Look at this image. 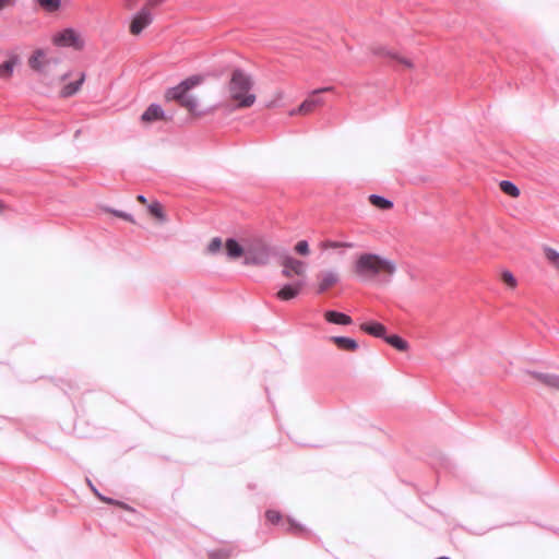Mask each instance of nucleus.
<instances>
[{
    "label": "nucleus",
    "instance_id": "dca6fc26",
    "mask_svg": "<svg viewBox=\"0 0 559 559\" xmlns=\"http://www.w3.org/2000/svg\"><path fill=\"white\" fill-rule=\"evenodd\" d=\"M530 373L543 384L559 390V374L543 373L536 371H532Z\"/></svg>",
    "mask_w": 559,
    "mask_h": 559
},
{
    "label": "nucleus",
    "instance_id": "37998d69",
    "mask_svg": "<svg viewBox=\"0 0 559 559\" xmlns=\"http://www.w3.org/2000/svg\"><path fill=\"white\" fill-rule=\"evenodd\" d=\"M3 209V203L0 201V212L2 211Z\"/></svg>",
    "mask_w": 559,
    "mask_h": 559
},
{
    "label": "nucleus",
    "instance_id": "473e14b6",
    "mask_svg": "<svg viewBox=\"0 0 559 559\" xmlns=\"http://www.w3.org/2000/svg\"><path fill=\"white\" fill-rule=\"evenodd\" d=\"M502 281L511 287L516 286V280H515L514 275L509 271H504L502 273Z\"/></svg>",
    "mask_w": 559,
    "mask_h": 559
},
{
    "label": "nucleus",
    "instance_id": "a211bd4d",
    "mask_svg": "<svg viewBox=\"0 0 559 559\" xmlns=\"http://www.w3.org/2000/svg\"><path fill=\"white\" fill-rule=\"evenodd\" d=\"M331 341L337 345L338 348L343 350L354 352L358 348V343L350 337L346 336H332Z\"/></svg>",
    "mask_w": 559,
    "mask_h": 559
},
{
    "label": "nucleus",
    "instance_id": "c9c22d12",
    "mask_svg": "<svg viewBox=\"0 0 559 559\" xmlns=\"http://www.w3.org/2000/svg\"><path fill=\"white\" fill-rule=\"evenodd\" d=\"M110 212L115 215V216H118V217H121L126 221H129V222H132L133 223V217L131 214H128L126 212H122V211H118V210H110Z\"/></svg>",
    "mask_w": 559,
    "mask_h": 559
},
{
    "label": "nucleus",
    "instance_id": "39448f33",
    "mask_svg": "<svg viewBox=\"0 0 559 559\" xmlns=\"http://www.w3.org/2000/svg\"><path fill=\"white\" fill-rule=\"evenodd\" d=\"M53 45L58 47H72L75 50H82L84 48V39L81 34L74 28H64L57 33L52 37Z\"/></svg>",
    "mask_w": 559,
    "mask_h": 559
},
{
    "label": "nucleus",
    "instance_id": "f257e3e1",
    "mask_svg": "<svg viewBox=\"0 0 559 559\" xmlns=\"http://www.w3.org/2000/svg\"><path fill=\"white\" fill-rule=\"evenodd\" d=\"M253 87L252 76L242 69H235L228 83L230 99L236 102V108H248L255 103V95L251 92Z\"/></svg>",
    "mask_w": 559,
    "mask_h": 559
},
{
    "label": "nucleus",
    "instance_id": "f3484780",
    "mask_svg": "<svg viewBox=\"0 0 559 559\" xmlns=\"http://www.w3.org/2000/svg\"><path fill=\"white\" fill-rule=\"evenodd\" d=\"M84 81H85V74L81 73L80 78L76 81L71 82L62 87L60 95L62 97L73 96L74 94H76L80 91Z\"/></svg>",
    "mask_w": 559,
    "mask_h": 559
},
{
    "label": "nucleus",
    "instance_id": "c756f323",
    "mask_svg": "<svg viewBox=\"0 0 559 559\" xmlns=\"http://www.w3.org/2000/svg\"><path fill=\"white\" fill-rule=\"evenodd\" d=\"M295 251L298 254L308 255L310 252L308 241L307 240L298 241L297 245L295 246Z\"/></svg>",
    "mask_w": 559,
    "mask_h": 559
},
{
    "label": "nucleus",
    "instance_id": "5701e85b",
    "mask_svg": "<svg viewBox=\"0 0 559 559\" xmlns=\"http://www.w3.org/2000/svg\"><path fill=\"white\" fill-rule=\"evenodd\" d=\"M500 189L503 193L516 198L520 195V189L510 180H502L499 183Z\"/></svg>",
    "mask_w": 559,
    "mask_h": 559
},
{
    "label": "nucleus",
    "instance_id": "7c9ffc66",
    "mask_svg": "<svg viewBox=\"0 0 559 559\" xmlns=\"http://www.w3.org/2000/svg\"><path fill=\"white\" fill-rule=\"evenodd\" d=\"M222 248V240L218 237H215L211 240L207 246V251L212 254L217 253Z\"/></svg>",
    "mask_w": 559,
    "mask_h": 559
},
{
    "label": "nucleus",
    "instance_id": "c03bdc74",
    "mask_svg": "<svg viewBox=\"0 0 559 559\" xmlns=\"http://www.w3.org/2000/svg\"><path fill=\"white\" fill-rule=\"evenodd\" d=\"M559 271V262L555 266Z\"/></svg>",
    "mask_w": 559,
    "mask_h": 559
},
{
    "label": "nucleus",
    "instance_id": "412c9836",
    "mask_svg": "<svg viewBox=\"0 0 559 559\" xmlns=\"http://www.w3.org/2000/svg\"><path fill=\"white\" fill-rule=\"evenodd\" d=\"M383 340L400 352H405L408 349V343L399 335L394 334L388 336L385 334V337Z\"/></svg>",
    "mask_w": 559,
    "mask_h": 559
},
{
    "label": "nucleus",
    "instance_id": "f8f14e48",
    "mask_svg": "<svg viewBox=\"0 0 559 559\" xmlns=\"http://www.w3.org/2000/svg\"><path fill=\"white\" fill-rule=\"evenodd\" d=\"M165 111L158 104H151L141 115L143 122H153L164 118Z\"/></svg>",
    "mask_w": 559,
    "mask_h": 559
},
{
    "label": "nucleus",
    "instance_id": "2eb2a0df",
    "mask_svg": "<svg viewBox=\"0 0 559 559\" xmlns=\"http://www.w3.org/2000/svg\"><path fill=\"white\" fill-rule=\"evenodd\" d=\"M227 255L230 259H237L246 255V247H242L236 239L228 238L225 242Z\"/></svg>",
    "mask_w": 559,
    "mask_h": 559
},
{
    "label": "nucleus",
    "instance_id": "4468645a",
    "mask_svg": "<svg viewBox=\"0 0 559 559\" xmlns=\"http://www.w3.org/2000/svg\"><path fill=\"white\" fill-rule=\"evenodd\" d=\"M324 318L329 323L340 325H349L353 322L352 318L348 314L334 310L325 311Z\"/></svg>",
    "mask_w": 559,
    "mask_h": 559
},
{
    "label": "nucleus",
    "instance_id": "423d86ee",
    "mask_svg": "<svg viewBox=\"0 0 559 559\" xmlns=\"http://www.w3.org/2000/svg\"><path fill=\"white\" fill-rule=\"evenodd\" d=\"M282 275L287 278H290L293 275L304 276L307 269L305 262L297 260L290 255H285L282 259Z\"/></svg>",
    "mask_w": 559,
    "mask_h": 559
},
{
    "label": "nucleus",
    "instance_id": "6e6552de",
    "mask_svg": "<svg viewBox=\"0 0 559 559\" xmlns=\"http://www.w3.org/2000/svg\"><path fill=\"white\" fill-rule=\"evenodd\" d=\"M153 22V14L147 8H142L133 17L130 24V33L139 35Z\"/></svg>",
    "mask_w": 559,
    "mask_h": 559
},
{
    "label": "nucleus",
    "instance_id": "a878e982",
    "mask_svg": "<svg viewBox=\"0 0 559 559\" xmlns=\"http://www.w3.org/2000/svg\"><path fill=\"white\" fill-rule=\"evenodd\" d=\"M544 252H545V255H546L547 260L554 266H556V264L559 262V252L557 250H555L554 248H550V247H545L544 248Z\"/></svg>",
    "mask_w": 559,
    "mask_h": 559
},
{
    "label": "nucleus",
    "instance_id": "f704fd0d",
    "mask_svg": "<svg viewBox=\"0 0 559 559\" xmlns=\"http://www.w3.org/2000/svg\"><path fill=\"white\" fill-rule=\"evenodd\" d=\"M288 530L296 534L305 531V528L300 524L296 523L293 519H288Z\"/></svg>",
    "mask_w": 559,
    "mask_h": 559
},
{
    "label": "nucleus",
    "instance_id": "f03ea898",
    "mask_svg": "<svg viewBox=\"0 0 559 559\" xmlns=\"http://www.w3.org/2000/svg\"><path fill=\"white\" fill-rule=\"evenodd\" d=\"M355 273L362 280L369 281L382 273L393 275L396 266L393 261L374 253L361 254L355 263Z\"/></svg>",
    "mask_w": 559,
    "mask_h": 559
},
{
    "label": "nucleus",
    "instance_id": "cd10ccee",
    "mask_svg": "<svg viewBox=\"0 0 559 559\" xmlns=\"http://www.w3.org/2000/svg\"><path fill=\"white\" fill-rule=\"evenodd\" d=\"M148 211L156 218H158L160 221H165V215H164L163 209L158 202H153L152 204H150Z\"/></svg>",
    "mask_w": 559,
    "mask_h": 559
},
{
    "label": "nucleus",
    "instance_id": "2f4dec72",
    "mask_svg": "<svg viewBox=\"0 0 559 559\" xmlns=\"http://www.w3.org/2000/svg\"><path fill=\"white\" fill-rule=\"evenodd\" d=\"M230 556L229 551L225 549L211 551L209 557L210 559H228Z\"/></svg>",
    "mask_w": 559,
    "mask_h": 559
},
{
    "label": "nucleus",
    "instance_id": "20e7f679",
    "mask_svg": "<svg viewBox=\"0 0 559 559\" xmlns=\"http://www.w3.org/2000/svg\"><path fill=\"white\" fill-rule=\"evenodd\" d=\"M201 82L202 78L200 75H191L181 81L178 85L167 88L165 99L168 102L176 100L189 111H194L198 108L199 102L197 97L188 94V92L198 86Z\"/></svg>",
    "mask_w": 559,
    "mask_h": 559
},
{
    "label": "nucleus",
    "instance_id": "79ce46f5",
    "mask_svg": "<svg viewBox=\"0 0 559 559\" xmlns=\"http://www.w3.org/2000/svg\"><path fill=\"white\" fill-rule=\"evenodd\" d=\"M68 78H69V73H64V74H62L61 80H62V81H64V80H67Z\"/></svg>",
    "mask_w": 559,
    "mask_h": 559
},
{
    "label": "nucleus",
    "instance_id": "bb28decb",
    "mask_svg": "<svg viewBox=\"0 0 559 559\" xmlns=\"http://www.w3.org/2000/svg\"><path fill=\"white\" fill-rule=\"evenodd\" d=\"M544 252H545V255H546L547 260L554 266H556V264L559 262V252L557 250H555L554 248H550V247H545L544 248Z\"/></svg>",
    "mask_w": 559,
    "mask_h": 559
},
{
    "label": "nucleus",
    "instance_id": "1a4fd4ad",
    "mask_svg": "<svg viewBox=\"0 0 559 559\" xmlns=\"http://www.w3.org/2000/svg\"><path fill=\"white\" fill-rule=\"evenodd\" d=\"M331 90L332 87H322L312 91L310 95L298 106V112H300V115H306L311 112L316 107L323 105V99L318 95Z\"/></svg>",
    "mask_w": 559,
    "mask_h": 559
},
{
    "label": "nucleus",
    "instance_id": "e433bc0d",
    "mask_svg": "<svg viewBox=\"0 0 559 559\" xmlns=\"http://www.w3.org/2000/svg\"><path fill=\"white\" fill-rule=\"evenodd\" d=\"M164 0H147L146 4L143 8H147L150 11L152 8H155L159 4H162Z\"/></svg>",
    "mask_w": 559,
    "mask_h": 559
},
{
    "label": "nucleus",
    "instance_id": "a19ab883",
    "mask_svg": "<svg viewBox=\"0 0 559 559\" xmlns=\"http://www.w3.org/2000/svg\"><path fill=\"white\" fill-rule=\"evenodd\" d=\"M297 114H299V112H298V107H297L296 109H293V110L289 112V115H290V116H295V115H297Z\"/></svg>",
    "mask_w": 559,
    "mask_h": 559
},
{
    "label": "nucleus",
    "instance_id": "c85d7f7f",
    "mask_svg": "<svg viewBox=\"0 0 559 559\" xmlns=\"http://www.w3.org/2000/svg\"><path fill=\"white\" fill-rule=\"evenodd\" d=\"M324 247L325 248H331V249L353 248L354 245L352 242H343V241L329 240V241L324 242Z\"/></svg>",
    "mask_w": 559,
    "mask_h": 559
},
{
    "label": "nucleus",
    "instance_id": "4be33fe9",
    "mask_svg": "<svg viewBox=\"0 0 559 559\" xmlns=\"http://www.w3.org/2000/svg\"><path fill=\"white\" fill-rule=\"evenodd\" d=\"M369 201L373 206H376L380 210H389V209L393 207L392 201H390L389 199H386L384 197L378 195V194H370Z\"/></svg>",
    "mask_w": 559,
    "mask_h": 559
},
{
    "label": "nucleus",
    "instance_id": "9d476101",
    "mask_svg": "<svg viewBox=\"0 0 559 559\" xmlns=\"http://www.w3.org/2000/svg\"><path fill=\"white\" fill-rule=\"evenodd\" d=\"M304 281H297L293 284H285L277 293L276 297L282 301H287L296 298L305 287Z\"/></svg>",
    "mask_w": 559,
    "mask_h": 559
},
{
    "label": "nucleus",
    "instance_id": "72a5a7b5",
    "mask_svg": "<svg viewBox=\"0 0 559 559\" xmlns=\"http://www.w3.org/2000/svg\"><path fill=\"white\" fill-rule=\"evenodd\" d=\"M265 516H266L267 521L271 522L272 524H276L281 521L280 512L274 511V510L266 511Z\"/></svg>",
    "mask_w": 559,
    "mask_h": 559
},
{
    "label": "nucleus",
    "instance_id": "0eeeda50",
    "mask_svg": "<svg viewBox=\"0 0 559 559\" xmlns=\"http://www.w3.org/2000/svg\"><path fill=\"white\" fill-rule=\"evenodd\" d=\"M58 64V58L45 59V51L43 49H37L28 59L29 67L40 74H46L47 67L49 64Z\"/></svg>",
    "mask_w": 559,
    "mask_h": 559
},
{
    "label": "nucleus",
    "instance_id": "6ab92c4d",
    "mask_svg": "<svg viewBox=\"0 0 559 559\" xmlns=\"http://www.w3.org/2000/svg\"><path fill=\"white\" fill-rule=\"evenodd\" d=\"M19 57L12 55L11 58L0 66V78L8 80L12 76L14 67L19 63Z\"/></svg>",
    "mask_w": 559,
    "mask_h": 559
},
{
    "label": "nucleus",
    "instance_id": "ddd939ff",
    "mask_svg": "<svg viewBox=\"0 0 559 559\" xmlns=\"http://www.w3.org/2000/svg\"><path fill=\"white\" fill-rule=\"evenodd\" d=\"M360 329L365 333L379 338H384L386 334V328L379 322H365L360 325Z\"/></svg>",
    "mask_w": 559,
    "mask_h": 559
},
{
    "label": "nucleus",
    "instance_id": "ea45409f",
    "mask_svg": "<svg viewBox=\"0 0 559 559\" xmlns=\"http://www.w3.org/2000/svg\"><path fill=\"white\" fill-rule=\"evenodd\" d=\"M138 200H139L141 203H146V198H145L143 194L138 195Z\"/></svg>",
    "mask_w": 559,
    "mask_h": 559
},
{
    "label": "nucleus",
    "instance_id": "393cba45",
    "mask_svg": "<svg viewBox=\"0 0 559 559\" xmlns=\"http://www.w3.org/2000/svg\"><path fill=\"white\" fill-rule=\"evenodd\" d=\"M88 485L91 487V489L93 490V492L95 493V496L103 502H106V503H109V504H114V506H119L126 510H129L130 508L121 502V501H118V500H115L112 498H109V497H106V496H100V492L93 486V484L88 480Z\"/></svg>",
    "mask_w": 559,
    "mask_h": 559
},
{
    "label": "nucleus",
    "instance_id": "aec40b11",
    "mask_svg": "<svg viewBox=\"0 0 559 559\" xmlns=\"http://www.w3.org/2000/svg\"><path fill=\"white\" fill-rule=\"evenodd\" d=\"M374 53L379 55V56L390 57V58H392L394 60H397L400 63L404 64L406 68H413V62L409 59L402 58L399 55L392 52L391 50H389V49H386L384 47H381V48L377 49L374 51Z\"/></svg>",
    "mask_w": 559,
    "mask_h": 559
},
{
    "label": "nucleus",
    "instance_id": "58836bf2",
    "mask_svg": "<svg viewBox=\"0 0 559 559\" xmlns=\"http://www.w3.org/2000/svg\"><path fill=\"white\" fill-rule=\"evenodd\" d=\"M134 1H135V0H127V7H128L129 9H132V8H133V5H134Z\"/></svg>",
    "mask_w": 559,
    "mask_h": 559
},
{
    "label": "nucleus",
    "instance_id": "b1692460",
    "mask_svg": "<svg viewBox=\"0 0 559 559\" xmlns=\"http://www.w3.org/2000/svg\"><path fill=\"white\" fill-rule=\"evenodd\" d=\"M38 5L48 13L57 12L61 7V0H36Z\"/></svg>",
    "mask_w": 559,
    "mask_h": 559
},
{
    "label": "nucleus",
    "instance_id": "9b49d317",
    "mask_svg": "<svg viewBox=\"0 0 559 559\" xmlns=\"http://www.w3.org/2000/svg\"><path fill=\"white\" fill-rule=\"evenodd\" d=\"M319 278H320V283H319L318 293H320V294L324 293L331 286L335 285L340 280L338 273L334 270L321 272L319 275Z\"/></svg>",
    "mask_w": 559,
    "mask_h": 559
},
{
    "label": "nucleus",
    "instance_id": "7ed1b4c3",
    "mask_svg": "<svg viewBox=\"0 0 559 559\" xmlns=\"http://www.w3.org/2000/svg\"><path fill=\"white\" fill-rule=\"evenodd\" d=\"M278 255L276 247L263 237H254L246 245L245 265L264 266Z\"/></svg>",
    "mask_w": 559,
    "mask_h": 559
},
{
    "label": "nucleus",
    "instance_id": "4c0bfd02",
    "mask_svg": "<svg viewBox=\"0 0 559 559\" xmlns=\"http://www.w3.org/2000/svg\"><path fill=\"white\" fill-rule=\"evenodd\" d=\"M16 0H0V11L8 8L15 5Z\"/></svg>",
    "mask_w": 559,
    "mask_h": 559
}]
</instances>
